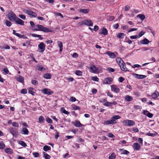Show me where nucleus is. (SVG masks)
I'll return each mask as SVG.
<instances>
[{"label":"nucleus","instance_id":"1","mask_svg":"<svg viewBox=\"0 0 159 159\" xmlns=\"http://www.w3.org/2000/svg\"><path fill=\"white\" fill-rule=\"evenodd\" d=\"M36 26L37 28L35 29V30L41 31L47 33L52 32V31L50 30L49 28L45 27L43 25H36Z\"/></svg>","mask_w":159,"mask_h":159},{"label":"nucleus","instance_id":"2","mask_svg":"<svg viewBox=\"0 0 159 159\" xmlns=\"http://www.w3.org/2000/svg\"><path fill=\"white\" fill-rule=\"evenodd\" d=\"M8 19L11 21H15L17 18L16 15L12 12H11L8 13Z\"/></svg>","mask_w":159,"mask_h":159},{"label":"nucleus","instance_id":"3","mask_svg":"<svg viewBox=\"0 0 159 159\" xmlns=\"http://www.w3.org/2000/svg\"><path fill=\"white\" fill-rule=\"evenodd\" d=\"M123 123L125 125L129 126L134 125L135 124V122L134 121L128 120L124 121Z\"/></svg>","mask_w":159,"mask_h":159},{"label":"nucleus","instance_id":"4","mask_svg":"<svg viewBox=\"0 0 159 159\" xmlns=\"http://www.w3.org/2000/svg\"><path fill=\"white\" fill-rule=\"evenodd\" d=\"M42 92L44 94H47L48 95H51L53 93L52 91H51V90L47 88L43 89L42 90Z\"/></svg>","mask_w":159,"mask_h":159},{"label":"nucleus","instance_id":"5","mask_svg":"<svg viewBox=\"0 0 159 159\" xmlns=\"http://www.w3.org/2000/svg\"><path fill=\"white\" fill-rule=\"evenodd\" d=\"M111 90L112 91L116 93H118L120 92V89L117 87V86L115 85H112L111 86Z\"/></svg>","mask_w":159,"mask_h":159},{"label":"nucleus","instance_id":"6","mask_svg":"<svg viewBox=\"0 0 159 159\" xmlns=\"http://www.w3.org/2000/svg\"><path fill=\"white\" fill-rule=\"evenodd\" d=\"M9 131L13 135V136H16L17 135L18 131L16 128L13 127L10 128L9 129Z\"/></svg>","mask_w":159,"mask_h":159},{"label":"nucleus","instance_id":"7","mask_svg":"<svg viewBox=\"0 0 159 159\" xmlns=\"http://www.w3.org/2000/svg\"><path fill=\"white\" fill-rule=\"evenodd\" d=\"M39 48L41 49L40 52H43L45 50V46L43 42L41 43L38 45Z\"/></svg>","mask_w":159,"mask_h":159},{"label":"nucleus","instance_id":"8","mask_svg":"<svg viewBox=\"0 0 159 159\" xmlns=\"http://www.w3.org/2000/svg\"><path fill=\"white\" fill-rule=\"evenodd\" d=\"M120 117L119 115H116L113 116L111 118V122L113 125L116 123V120L119 119Z\"/></svg>","mask_w":159,"mask_h":159},{"label":"nucleus","instance_id":"9","mask_svg":"<svg viewBox=\"0 0 159 159\" xmlns=\"http://www.w3.org/2000/svg\"><path fill=\"white\" fill-rule=\"evenodd\" d=\"M84 25L88 26H92L93 23L90 20L86 19L84 20Z\"/></svg>","mask_w":159,"mask_h":159},{"label":"nucleus","instance_id":"10","mask_svg":"<svg viewBox=\"0 0 159 159\" xmlns=\"http://www.w3.org/2000/svg\"><path fill=\"white\" fill-rule=\"evenodd\" d=\"M15 22L17 24H19L21 25H24V22L19 18H17Z\"/></svg>","mask_w":159,"mask_h":159},{"label":"nucleus","instance_id":"11","mask_svg":"<svg viewBox=\"0 0 159 159\" xmlns=\"http://www.w3.org/2000/svg\"><path fill=\"white\" fill-rule=\"evenodd\" d=\"M133 147L134 150H138L141 148V145L137 143H135L133 144Z\"/></svg>","mask_w":159,"mask_h":159},{"label":"nucleus","instance_id":"12","mask_svg":"<svg viewBox=\"0 0 159 159\" xmlns=\"http://www.w3.org/2000/svg\"><path fill=\"white\" fill-rule=\"evenodd\" d=\"M120 66L121 69L123 71H126L127 70V69L126 67L125 64L124 62H122L120 64Z\"/></svg>","mask_w":159,"mask_h":159},{"label":"nucleus","instance_id":"13","mask_svg":"<svg viewBox=\"0 0 159 159\" xmlns=\"http://www.w3.org/2000/svg\"><path fill=\"white\" fill-rule=\"evenodd\" d=\"M101 32H99V34H103L104 35H106L108 34V31L107 29L105 28H103L101 29Z\"/></svg>","mask_w":159,"mask_h":159},{"label":"nucleus","instance_id":"14","mask_svg":"<svg viewBox=\"0 0 159 159\" xmlns=\"http://www.w3.org/2000/svg\"><path fill=\"white\" fill-rule=\"evenodd\" d=\"M106 54L109 56L110 57L112 58H114L116 57L115 53L110 51H107L106 52Z\"/></svg>","mask_w":159,"mask_h":159},{"label":"nucleus","instance_id":"15","mask_svg":"<svg viewBox=\"0 0 159 159\" xmlns=\"http://www.w3.org/2000/svg\"><path fill=\"white\" fill-rule=\"evenodd\" d=\"M112 80V79L111 78L109 77L105 79L104 80L103 82L105 84H110Z\"/></svg>","mask_w":159,"mask_h":159},{"label":"nucleus","instance_id":"16","mask_svg":"<svg viewBox=\"0 0 159 159\" xmlns=\"http://www.w3.org/2000/svg\"><path fill=\"white\" fill-rule=\"evenodd\" d=\"M159 96V92L157 91H155V92L152 94V98L154 99H155Z\"/></svg>","mask_w":159,"mask_h":159},{"label":"nucleus","instance_id":"17","mask_svg":"<svg viewBox=\"0 0 159 159\" xmlns=\"http://www.w3.org/2000/svg\"><path fill=\"white\" fill-rule=\"evenodd\" d=\"M90 71L93 73L96 72L98 70V68L94 65H93L90 67Z\"/></svg>","mask_w":159,"mask_h":159},{"label":"nucleus","instance_id":"18","mask_svg":"<svg viewBox=\"0 0 159 159\" xmlns=\"http://www.w3.org/2000/svg\"><path fill=\"white\" fill-rule=\"evenodd\" d=\"M16 80L20 82L23 83L24 82V78L21 75H19L16 78Z\"/></svg>","mask_w":159,"mask_h":159},{"label":"nucleus","instance_id":"19","mask_svg":"<svg viewBox=\"0 0 159 159\" xmlns=\"http://www.w3.org/2000/svg\"><path fill=\"white\" fill-rule=\"evenodd\" d=\"M134 75H135V77L139 79H143L145 78L146 76L145 75H139L136 74H134Z\"/></svg>","mask_w":159,"mask_h":159},{"label":"nucleus","instance_id":"20","mask_svg":"<svg viewBox=\"0 0 159 159\" xmlns=\"http://www.w3.org/2000/svg\"><path fill=\"white\" fill-rule=\"evenodd\" d=\"M149 41L147 39L145 38L143 40H141L140 42V43L143 44H147L149 43Z\"/></svg>","mask_w":159,"mask_h":159},{"label":"nucleus","instance_id":"21","mask_svg":"<svg viewBox=\"0 0 159 159\" xmlns=\"http://www.w3.org/2000/svg\"><path fill=\"white\" fill-rule=\"evenodd\" d=\"M79 12H82L84 13H87L89 12V10L87 9H79L78 10Z\"/></svg>","mask_w":159,"mask_h":159},{"label":"nucleus","instance_id":"22","mask_svg":"<svg viewBox=\"0 0 159 159\" xmlns=\"http://www.w3.org/2000/svg\"><path fill=\"white\" fill-rule=\"evenodd\" d=\"M133 99V98L129 95H127L125 97V100L127 102L132 101Z\"/></svg>","mask_w":159,"mask_h":159},{"label":"nucleus","instance_id":"23","mask_svg":"<svg viewBox=\"0 0 159 159\" xmlns=\"http://www.w3.org/2000/svg\"><path fill=\"white\" fill-rule=\"evenodd\" d=\"M74 125L76 127H81L82 125L79 120H76L74 123Z\"/></svg>","mask_w":159,"mask_h":159},{"label":"nucleus","instance_id":"24","mask_svg":"<svg viewBox=\"0 0 159 159\" xmlns=\"http://www.w3.org/2000/svg\"><path fill=\"white\" fill-rule=\"evenodd\" d=\"M43 77L46 79H50L51 78V75L49 73H46L44 75Z\"/></svg>","mask_w":159,"mask_h":159},{"label":"nucleus","instance_id":"25","mask_svg":"<svg viewBox=\"0 0 159 159\" xmlns=\"http://www.w3.org/2000/svg\"><path fill=\"white\" fill-rule=\"evenodd\" d=\"M23 133H22L24 134L27 135L29 133V131L28 129L25 128H23L22 130V131Z\"/></svg>","mask_w":159,"mask_h":159},{"label":"nucleus","instance_id":"26","mask_svg":"<svg viewBox=\"0 0 159 159\" xmlns=\"http://www.w3.org/2000/svg\"><path fill=\"white\" fill-rule=\"evenodd\" d=\"M137 16L140 18L142 20H143L145 18V16L143 14H139Z\"/></svg>","mask_w":159,"mask_h":159},{"label":"nucleus","instance_id":"27","mask_svg":"<svg viewBox=\"0 0 159 159\" xmlns=\"http://www.w3.org/2000/svg\"><path fill=\"white\" fill-rule=\"evenodd\" d=\"M31 35L33 37L39 38V39L40 40H42L43 39V38L40 35L33 34H31Z\"/></svg>","mask_w":159,"mask_h":159},{"label":"nucleus","instance_id":"28","mask_svg":"<svg viewBox=\"0 0 159 159\" xmlns=\"http://www.w3.org/2000/svg\"><path fill=\"white\" fill-rule=\"evenodd\" d=\"M125 36V34L124 33H119L117 35V37L119 39H123Z\"/></svg>","mask_w":159,"mask_h":159},{"label":"nucleus","instance_id":"29","mask_svg":"<svg viewBox=\"0 0 159 159\" xmlns=\"http://www.w3.org/2000/svg\"><path fill=\"white\" fill-rule=\"evenodd\" d=\"M116 61L119 65H120L121 63L124 62L122 59L118 57L116 58Z\"/></svg>","mask_w":159,"mask_h":159},{"label":"nucleus","instance_id":"30","mask_svg":"<svg viewBox=\"0 0 159 159\" xmlns=\"http://www.w3.org/2000/svg\"><path fill=\"white\" fill-rule=\"evenodd\" d=\"M34 89L32 88H30L29 89L28 93L31 94L32 95H34L35 92L33 91Z\"/></svg>","mask_w":159,"mask_h":159},{"label":"nucleus","instance_id":"31","mask_svg":"<svg viewBox=\"0 0 159 159\" xmlns=\"http://www.w3.org/2000/svg\"><path fill=\"white\" fill-rule=\"evenodd\" d=\"M17 36L20 38H23L24 39H27V37L26 36L24 35H21L19 34H16Z\"/></svg>","mask_w":159,"mask_h":159},{"label":"nucleus","instance_id":"32","mask_svg":"<svg viewBox=\"0 0 159 159\" xmlns=\"http://www.w3.org/2000/svg\"><path fill=\"white\" fill-rule=\"evenodd\" d=\"M51 149L50 147L48 145H45L43 148V149L45 151L50 150H51Z\"/></svg>","mask_w":159,"mask_h":159},{"label":"nucleus","instance_id":"33","mask_svg":"<svg viewBox=\"0 0 159 159\" xmlns=\"http://www.w3.org/2000/svg\"><path fill=\"white\" fill-rule=\"evenodd\" d=\"M44 119L43 116H41L39 117V122L40 123H43L44 122Z\"/></svg>","mask_w":159,"mask_h":159},{"label":"nucleus","instance_id":"34","mask_svg":"<svg viewBox=\"0 0 159 159\" xmlns=\"http://www.w3.org/2000/svg\"><path fill=\"white\" fill-rule=\"evenodd\" d=\"M120 151H122V153L126 155L129 153V152L128 151L126 150H123V149H120Z\"/></svg>","mask_w":159,"mask_h":159},{"label":"nucleus","instance_id":"35","mask_svg":"<svg viewBox=\"0 0 159 159\" xmlns=\"http://www.w3.org/2000/svg\"><path fill=\"white\" fill-rule=\"evenodd\" d=\"M116 156L114 153H112L109 157V159H115Z\"/></svg>","mask_w":159,"mask_h":159},{"label":"nucleus","instance_id":"36","mask_svg":"<svg viewBox=\"0 0 159 159\" xmlns=\"http://www.w3.org/2000/svg\"><path fill=\"white\" fill-rule=\"evenodd\" d=\"M103 105L107 107H110L112 106V103L111 102H108L107 101L103 104Z\"/></svg>","mask_w":159,"mask_h":159},{"label":"nucleus","instance_id":"37","mask_svg":"<svg viewBox=\"0 0 159 159\" xmlns=\"http://www.w3.org/2000/svg\"><path fill=\"white\" fill-rule=\"evenodd\" d=\"M72 108L73 109L76 110H79L80 109V107L77 106H76L75 105H72Z\"/></svg>","mask_w":159,"mask_h":159},{"label":"nucleus","instance_id":"38","mask_svg":"<svg viewBox=\"0 0 159 159\" xmlns=\"http://www.w3.org/2000/svg\"><path fill=\"white\" fill-rule=\"evenodd\" d=\"M82 72L80 70H77L75 71V74L78 76H81L82 75Z\"/></svg>","mask_w":159,"mask_h":159},{"label":"nucleus","instance_id":"39","mask_svg":"<svg viewBox=\"0 0 159 159\" xmlns=\"http://www.w3.org/2000/svg\"><path fill=\"white\" fill-rule=\"evenodd\" d=\"M5 152L9 154H10L11 153L12 151H11V149L10 148H7L5 149Z\"/></svg>","mask_w":159,"mask_h":159},{"label":"nucleus","instance_id":"40","mask_svg":"<svg viewBox=\"0 0 159 159\" xmlns=\"http://www.w3.org/2000/svg\"><path fill=\"white\" fill-rule=\"evenodd\" d=\"M61 111L64 113L65 114H66L67 115H68L70 114V112L66 111L65 109L64 108H62L61 109Z\"/></svg>","mask_w":159,"mask_h":159},{"label":"nucleus","instance_id":"41","mask_svg":"<svg viewBox=\"0 0 159 159\" xmlns=\"http://www.w3.org/2000/svg\"><path fill=\"white\" fill-rule=\"evenodd\" d=\"M5 23L7 26H10L12 25V23L7 20H6Z\"/></svg>","mask_w":159,"mask_h":159},{"label":"nucleus","instance_id":"42","mask_svg":"<svg viewBox=\"0 0 159 159\" xmlns=\"http://www.w3.org/2000/svg\"><path fill=\"white\" fill-rule=\"evenodd\" d=\"M45 70V68L41 65L38 68V70L41 71Z\"/></svg>","mask_w":159,"mask_h":159},{"label":"nucleus","instance_id":"43","mask_svg":"<svg viewBox=\"0 0 159 159\" xmlns=\"http://www.w3.org/2000/svg\"><path fill=\"white\" fill-rule=\"evenodd\" d=\"M44 154L43 157L45 158V159H50L51 157L49 155L47 154H45L44 152Z\"/></svg>","mask_w":159,"mask_h":159},{"label":"nucleus","instance_id":"44","mask_svg":"<svg viewBox=\"0 0 159 159\" xmlns=\"http://www.w3.org/2000/svg\"><path fill=\"white\" fill-rule=\"evenodd\" d=\"M31 83L32 84L35 86L37 85L38 84V81L34 80H32L31 81Z\"/></svg>","mask_w":159,"mask_h":159},{"label":"nucleus","instance_id":"45","mask_svg":"<svg viewBox=\"0 0 159 159\" xmlns=\"http://www.w3.org/2000/svg\"><path fill=\"white\" fill-rule=\"evenodd\" d=\"M107 70H108L109 72H113L115 71V70L112 68L110 67H107Z\"/></svg>","mask_w":159,"mask_h":159},{"label":"nucleus","instance_id":"46","mask_svg":"<svg viewBox=\"0 0 159 159\" xmlns=\"http://www.w3.org/2000/svg\"><path fill=\"white\" fill-rule=\"evenodd\" d=\"M3 70L4 72L3 74L4 75H7L8 74L9 71L7 68H4Z\"/></svg>","mask_w":159,"mask_h":159},{"label":"nucleus","instance_id":"47","mask_svg":"<svg viewBox=\"0 0 159 159\" xmlns=\"http://www.w3.org/2000/svg\"><path fill=\"white\" fill-rule=\"evenodd\" d=\"M104 124L105 125H110V124L113 125L112 124V122H111V120H107L106 121H105V122Z\"/></svg>","mask_w":159,"mask_h":159},{"label":"nucleus","instance_id":"48","mask_svg":"<svg viewBox=\"0 0 159 159\" xmlns=\"http://www.w3.org/2000/svg\"><path fill=\"white\" fill-rule=\"evenodd\" d=\"M19 144L23 147H25L27 146L26 143L23 141H21L19 142Z\"/></svg>","mask_w":159,"mask_h":159},{"label":"nucleus","instance_id":"49","mask_svg":"<svg viewBox=\"0 0 159 159\" xmlns=\"http://www.w3.org/2000/svg\"><path fill=\"white\" fill-rule=\"evenodd\" d=\"M12 125L13 126L18 127H19V124L17 122H14L12 124Z\"/></svg>","mask_w":159,"mask_h":159},{"label":"nucleus","instance_id":"50","mask_svg":"<svg viewBox=\"0 0 159 159\" xmlns=\"http://www.w3.org/2000/svg\"><path fill=\"white\" fill-rule=\"evenodd\" d=\"M92 80L96 82L98 81L99 80V78L97 77H93L92 78Z\"/></svg>","mask_w":159,"mask_h":159},{"label":"nucleus","instance_id":"51","mask_svg":"<svg viewBox=\"0 0 159 159\" xmlns=\"http://www.w3.org/2000/svg\"><path fill=\"white\" fill-rule=\"evenodd\" d=\"M27 90L25 89H23L21 92V93L22 94H26L27 93Z\"/></svg>","mask_w":159,"mask_h":159},{"label":"nucleus","instance_id":"52","mask_svg":"<svg viewBox=\"0 0 159 159\" xmlns=\"http://www.w3.org/2000/svg\"><path fill=\"white\" fill-rule=\"evenodd\" d=\"M5 147V145L4 143L2 142L0 143V148L2 149L4 148Z\"/></svg>","mask_w":159,"mask_h":159},{"label":"nucleus","instance_id":"53","mask_svg":"<svg viewBox=\"0 0 159 159\" xmlns=\"http://www.w3.org/2000/svg\"><path fill=\"white\" fill-rule=\"evenodd\" d=\"M146 135L150 136L153 137L155 135V134L154 133H146Z\"/></svg>","mask_w":159,"mask_h":159},{"label":"nucleus","instance_id":"54","mask_svg":"<svg viewBox=\"0 0 159 159\" xmlns=\"http://www.w3.org/2000/svg\"><path fill=\"white\" fill-rule=\"evenodd\" d=\"M46 121L49 123L51 124L52 123V121L51 119L49 118H48L46 119Z\"/></svg>","mask_w":159,"mask_h":159},{"label":"nucleus","instance_id":"55","mask_svg":"<svg viewBox=\"0 0 159 159\" xmlns=\"http://www.w3.org/2000/svg\"><path fill=\"white\" fill-rule=\"evenodd\" d=\"M131 66L133 68H135L136 67L139 68L141 66L139 64H135L133 66Z\"/></svg>","mask_w":159,"mask_h":159},{"label":"nucleus","instance_id":"56","mask_svg":"<svg viewBox=\"0 0 159 159\" xmlns=\"http://www.w3.org/2000/svg\"><path fill=\"white\" fill-rule=\"evenodd\" d=\"M19 17L21 18L22 19L25 20V19L26 17L25 16L23 15H19Z\"/></svg>","mask_w":159,"mask_h":159},{"label":"nucleus","instance_id":"57","mask_svg":"<svg viewBox=\"0 0 159 159\" xmlns=\"http://www.w3.org/2000/svg\"><path fill=\"white\" fill-rule=\"evenodd\" d=\"M145 32L143 31H141L139 34V37H140L143 36Z\"/></svg>","mask_w":159,"mask_h":159},{"label":"nucleus","instance_id":"58","mask_svg":"<svg viewBox=\"0 0 159 159\" xmlns=\"http://www.w3.org/2000/svg\"><path fill=\"white\" fill-rule=\"evenodd\" d=\"M148 113V114L147 115V116H148L149 118H151L153 117V114L149 112Z\"/></svg>","mask_w":159,"mask_h":159},{"label":"nucleus","instance_id":"59","mask_svg":"<svg viewBox=\"0 0 159 159\" xmlns=\"http://www.w3.org/2000/svg\"><path fill=\"white\" fill-rule=\"evenodd\" d=\"M138 37V35H133L130 37V38L131 39H135Z\"/></svg>","mask_w":159,"mask_h":159},{"label":"nucleus","instance_id":"60","mask_svg":"<svg viewBox=\"0 0 159 159\" xmlns=\"http://www.w3.org/2000/svg\"><path fill=\"white\" fill-rule=\"evenodd\" d=\"M33 154L35 157H37L39 156V153L37 152H34L33 153Z\"/></svg>","mask_w":159,"mask_h":159},{"label":"nucleus","instance_id":"61","mask_svg":"<svg viewBox=\"0 0 159 159\" xmlns=\"http://www.w3.org/2000/svg\"><path fill=\"white\" fill-rule=\"evenodd\" d=\"M107 101V100L105 99L102 98L100 99L99 100V102L101 103L104 102H106Z\"/></svg>","mask_w":159,"mask_h":159},{"label":"nucleus","instance_id":"62","mask_svg":"<svg viewBox=\"0 0 159 159\" xmlns=\"http://www.w3.org/2000/svg\"><path fill=\"white\" fill-rule=\"evenodd\" d=\"M76 98L74 97H71L70 98V101L71 102H75L76 101Z\"/></svg>","mask_w":159,"mask_h":159},{"label":"nucleus","instance_id":"63","mask_svg":"<svg viewBox=\"0 0 159 159\" xmlns=\"http://www.w3.org/2000/svg\"><path fill=\"white\" fill-rule=\"evenodd\" d=\"M125 79L122 77H120L119 78V81L120 82H123L124 80Z\"/></svg>","mask_w":159,"mask_h":159},{"label":"nucleus","instance_id":"64","mask_svg":"<svg viewBox=\"0 0 159 159\" xmlns=\"http://www.w3.org/2000/svg\"><path fill=\"white\" fill-rule=\"evenodd\" d=\"M149 112L147 111V110H143V114L145 115V116H147V115L148 114V113Z\"/></svg>","mask_w":159,"mask_h":159}]
</instances>
